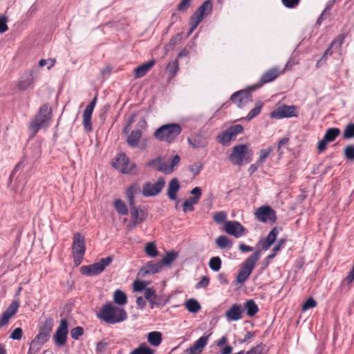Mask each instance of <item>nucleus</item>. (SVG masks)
<instances>
[{
  "label": "nucleus",
  "mask_w": 354,
  "mask_h": 354,
  "mask_svg": "<svg viewBox=\"0 0 354 354\" xmlns=\"http://www.w3.org/2000/svg\"><path fill=\"white\" fill-rule=\"evenodd\" d=\"M227 215L225 212L221 211L214 214L213 216L214 221L217 223H221L225 221Z\"/></svg>",
  "instance_id": "4d7b16f0"
},
{
  "label": "nucleus",
  "mask_w": 354,
  "mask_h": 354,
  "mask_svg": "<svg viewBox=\"0 0 354 354\" xmlns=\"http://www.w3.org/2000/svg\"><path fill=\"white\" fill-rule=\"evenodd\" d=\"M178 68L179 66L178 60L171 61L169 62L167 66V71L172 75H175L177 73Z\"/></svg>",
  "instance_id": "864d4df0"
},
{
  "label": "nucleus",
  "mask_w": 354,
  "mask_h": 354,
  "mask_svg": "<svg viewBox=\"0 0 354 354\" xmlns=\"http://www.w3.org/2000/svg\"><path fill=\"white\" fill-rule=\"evenodd\" d=\"M265 348L266 345L261 343L252 347L247 351L245 354H266V353H264Z\"/></svg>",
  "instance_id": "3c124183"
},
{
  "label": "nucleus",
  "mask_w": 354,
  "mask_h": 354,
  "mask_svg": "<svg viewBox=\"0 0 354 354\" xmlns=\"http://www.w3.org/2000/svg\"><path fill=\"white\" fill-rule=\"evenodd\" d=\"M297 106L292 105L288 106L283 104L277 109L270 113V117L274 119H281L283 118L297 117Z\"/></svg>",
  "instance_id": "f3484780"
},
{
  "label": "nucleus",
  "mask_w": 354,
  "mask_h": 354,
  "mask_svg": "<svg viewBox=\"0 0 354 354\" xmlns=\"http://www.w3.org/2000/svg\"><path fill=\"white\" fill-rule=\"evenodd\" d=\"M145 252L150 257H156L158 254V251L154 242L147 243L145 245Z\"/></svg>",
  "instance_id": "e433bc0d"
},
{
  "label": "nucleus",
  "mask_w": 354,
  "mask_h": 354,
  "mask_svg": "<svg viewBox=\"0 0 354 354\" xmlns=\"http://www.w3.org/2000/svg\"><path fill=\"white\" fill-rule=\"evenodd\" d=\"M113 167L119 169L122 174H131L136 168L135 163H130L129 158L125 153H121L115 158Z\"/></svg>",
  "instance_id": "9d476101"
},
{
  "label": "nucleus",
  "mask_w": 354,
  "mask_h": 354,
  "mask_svg": "<svg viewBox=\"0 0 354 354\" xmlns=\"http://www.w3.org/2000/svg\"><path fill=\"white\" fill-rule=\"evenodd\" d=\"M178 254L174 251H171L169 252L166 253V254L162 257L161 261L162 266L164 265H169L171 264L177 258Z\"/></svg>",
  "instance_id": "a19ab883"
},
{
  "label": "nucleus",
  "mask_w": 354,
  "mask_h": 354,
  "mask_svg": "<svg viewBox=\"0 0 354 354\" xmlns=\"http://www.w3.org/2000/svg\"><path fill=\"white\" fill-rule=\"evenodd\" d=\"M140 192V187L138 185L130 186L126 191V198L130 206L131 218L136 223H141L147 218V212L140 207H136L135 205L134 195Z\"/></svg>",
  "instance_id": "f03ea898"
},
{
  "label": "nucleus",
  "mask_w": 354,
  "mask_h": 354,
  "mask_svg": "<svg viewBox=\"0 0 354 354\" xmlns=\"http://www.w3.org/2000/svg\"><path fill=\"white\" fill-rule=\"evenodd\" d=\"M49 338L50 337L39 332L33 339L44 345L48 341Z\"/></svg>",
  "instance_id": "69168bd1"
},
{
  "label": "nucleus",
  "mask_w": 354,
  "mask_h": 354,
  "mask_svg": "<svg viewBox=\"0 0 354 354\" xmlns=\"http://www.w3.org/2000/svg\"><path fill=\"white\" fill-rule=\"evenodd\" d=\"M263 104L261 102H258L255 104V106L249 112L245 119L247 120H250L253 119L254 117L258 115L262 109Z\"/></svg>",
  "instance_id": "a18cd8bd"
},
{
  "label": "nucleus",
  "mask_w": 354,
  "mask_h": 354,
  "mask_svg": "<svg viewBox=\"0 0 354 354\" xmlns=\"http://www.w3.org/2000/svg\"><path fill=\"white\" fill-rule=\"evenodd\" d=\"M113 301L115 304L123 306L127 303V295L120 290H116L113 295Z\"/></svg>",
  "instance_id": "7c9ffc66"
},
{
  "label": "nucleus",
  "mask_w": 354,
  "mask_h": 354,
  "mask_svg": "<svg viewBox=\"0 0 354 354\" xmlns=\"http://www.w3.org/2000/svg\"><path fill=\"white\" fill-rule=\"evenodd\" d=\"M42 344L32 339L27 354H37L42 347Z\"/></svg>",
  "instance_id": "8fccbe9b"
},
{
  "label": "nucleus",
  "mask_w": 354,
  "mask_h": 354,
  "mask_svg": "<svg viewBox=\"0 0 354 354\" xmlns=\"http://www.w3.org/2000/svg\"><path fill=\"white\" fill-rule=\"evenodd\" d=\"M243 127L241 124H236L230 127L221 135L218 136V140L224 146L230 145V141L234 139L239 133H243Z\"/></svg>",
  "instance_id": "f8f14e48"
},
{
  "label": "nucleus",
  "mask_w": 354,
  "mask_h": 354,
  "mask_svg": "<svg viewBox=\"0 0 354 354\" xmlns=\"http://www.w3.org/2000/svg\"><path fill=\"white\" fill-rule=\"evenodd\" d=\"M285 71V69L283 70H281L279 67H277V66H274V67H272V68H269L268 70H267L266 71H265L259 82H257L254 86L253 88H259L261 87L262 85L265 84H267V83H270L271 82H273L274 80H275L281 74H282L283 73V71Z\"/></svg>",
  "instance_id": "2eb2a0df"
},
{
  "label": "nucleus",
  "mask_w": 354,
  "mask_h": 354,
  "mask_svg": "<svg viewBox=\"0 0 354 354\" xmlns=\"http://www.w3.org/2000/svg\"><path fill=\"white\" fill-rule=\"evenodd\" d=\"M198 202H196V201L193 200L192 198H187V200H185L183 203V210L185 213L187 212H192L194 210V205L195 204H197Z\"/></svg>",
  "instance_id": "09e8293b"
},
{
  "label": "nucleus",
  "mask_w": 354,
  "mask_h": 354,
  "mask_svg": "<svg viewBox=\"0 0 354 354\" xmlns=\"http://www.w3.org/2000/svg\"><path fill=\"white\" fill-rule=\"evenodd\" d=\"M142 132L140 129L133 130L127 138V145L133 148L138 147Z\"/></svg>",
  "instance_id": "393cba45"
},
{
  "label": "nucleus",
  "mask_w": 354,
  "mask_h": 354,
  "mask_svg": "<svg viewBox=\"0 0 354 354\" xmlns=\"http://www.w3.org/2000/svg\"><path fill=\"white\" fill-rule=\"evenodd\" d=\"M182 131L178 124L171 123L161 126L154 132V137L160 140L171 142L174 140Z\"/></svg>",
  "instance_id": "39448f33"
},
{
  "label": "nucleus",
  "mask_w": 354,
  "mask_h": 354,
  "mask_svg": "<svg viewBox=\"0 0 354 354\" xmlns=\"http://www.w3.org/2000/svg\"><path fill=\"white\" fill-rule=\"evenodd\" d=\"M180 161V157L178 155H175L169 160V163L160 164L158 167V171L165 174H171L174 171L175 167L179 164Z\"/></svg>",
  "instance_id": "412c9836"
},
{
  "label": "nucleus",
  "mask_w": 354,
  "mask_h": 354,
  "mask_svg": "<svg viewBox=\"0 0 354 354\" xmlns=\"http://www.w3.org/2000/svg\"><path fill=\"white\" fill-rule=\"evenodd\" d=\"M53 326L54 321L53 318H46L45 321L41 324V326L39 327V332L50 337Z\"/></svg>",
  "instance_id": "cd10ccee"
},
{
  "label": "nucleus",
  "mask_w": 354,
  "mask_h": 354,
  "mask_svg": "<svg viewBox=\"0 0 354 354\" xmlns=\"http://www.w3.org/2000/svg\"><path fill=\"white\" fill-rule=\"evenodd\" d=\"M113 258L109 256L106 258L100 259L99 261L89 266H83L80 268V272L82 274L87 276H95L102 272L104 269L112 262Z\"/></svg>",
  "instance_id": "1a4fd4ad"
},
{
  "label": "nucleus",
  "mask_w": 354,
  "mask_h": 354,
  "mask_svg": "<svg viewBox=\"0 0 354 354\" xmlns=\"http://www.w3.org/2000/svg\"><path fill=\"white\" fill-rule=\"evenodd\" d=\"M182 39V33H177L174 36H173L169 43L165 45V49L167 50H171L176 45L179 44Z\"/></svg>",
  "instance_id": "c03bdc74"
},
{
  "label": "nucleus",
  "mask_w": 354,
  "mask_h": 354,
  "mask_svg": "<svg viewBox=\"0 0 354 354\" xmlns=\"http://www.w3.org/2000/svg\"><path fill=\"white\" fill-rule=\"evenodd\" d=\"M144 291L145 299H147L148 301L156 296V292L153 288H147Z\"/></svg>",
  "instance_id": "774afa93"
},
{
  "label": "nucleus",
  "mask_w": 354,
  "mask_h": 354,
  "mask_svg": "<svg viewBox=\"0 0 354 354\" xmlns=\"http://www.w3.org/2000/svg\"><path fill=\"white\" fill-rule=\"evenodd\" d=\"M245 308L249 317L254 316L259 311V307L254 300L250 299L245 303Z\"/></svg>",
  "instance_id": "c756f323"
},
{
  "label": "nucleus",
  "mask_w": 354,
  "mask_h": 354,
  "mask_svg": "<svg viewBox=\"0 0 354 354\" xmlns=\"http://www.w3.org/2000/svg\"><path fill=\"white\" fill-rule=\"evenodd\" d=\"M252 155V151L248 148V145H237L233 147L229 160L233 165L241 166L243 163L251 162Z\"/></svg>",
  "instance_id": "20e7f679"
},
{
  "label": "nucleus",
  "mask_w": 354,
  "mask_h": 354,
  "mask_svg": "<svg viewBox=\"0 0 354 354\" xmlns=\"http://www.w3.org/2000/svg\"><path fill=\"white\" fill-rule=\"evenodd\" d=\"M281 2L288 8H294L299 5L300 0H281Z\"/></svg>",
  "instance_id": "0e129e2a"
},
{
  "label": "nucleus",
  "mask_w": 354,
  "mask_h": 354,
  "mask_svg": "<svg viewBox=\"0 0 354 354\" xmlns=\"http://www.w3.org/2000/svg\"><path fill=\"white\" fill-rule=\"evenodd\" d=\"M33 71L25 73L18 82V88L21 91H26L32 86L35 80Z\"/></svg>",
  "instance_id": "4be33fe9"
},
{
  "label": "nucleus",
  "mask_w": 354,
  "mask_h": 354,
  "mask_svg": "<svg viewBox=\"0 0 354 354\" xmlns=\"http://www.w3.org/2000/svg\"><path fill=\"white\" fill-rule=\"evenodd\" d=\"M190 194L194 196L193 197L190 198L198 203L202 194L201 189L199 187H196L192 189Z\"/></svg>",
  "instance_id": "052dcab7"
},
{
  "label": "nucleus",
  "mask_w": 354,
  "mask_h": 354,
  "mask_svg": "<svg viewBox=\"0 0 354 354\" xmlns=\"http://www.w3.org/2000/svg\"><path fill=\"white\" fill-rule=\"evenodd\" d=\"M343 137L344 139H351L354 138V123L351 122L348 124L343 132Z\"/></svg>",
  "instance_id": "49530a36"
},
{
  "label": "nucleus",
  "mask_w": 354,
  "mask_h": 354,
  "mask_svg": "<svg viewBox=\"0 0 354 354\" xmlns=\"http://www.w3.org/2000/svg\"><path fill=\"white\" fill-rule=\"evenodd\" d=\"M243 308L237 304H233L225 313L226 318L228 321H237L241 319L243 313Z\"/></svg>",
  "instance_id": "5701e85b"
},
{
  "label": "nucleus",
  "mask_w": 354,
  "mask_h": 354,
  "mask_svg": "<svg viewBox=\"0 0 354 354\" xmlns=\"http://www.w3.org/2000/svg\"><path fill=\"white\" fill-rule=\"evenodd\" d=\"M185 305L187 310L192 313H198L201 308V304L194 299H188Z\"/></svg>",
  "instance_id": "2f4dec72"
},
{
  "label": "nucleus",
  "mask_w": 354,
  "mask_h": 354,
  "mask_svg": "<svg viewBox=\"0 0 354 354\" xmlns=\"http://www.w3.org/2000/svg\"><path fill=\"white\" fill-rule=\"evenodd\" d=\"M317 306V301L313 298L309 297L302 305V310L305 311L310 308H315Z\"/></svg>",
  "instance_id": "6e6d98bb"
},
{
  "label": "nucleus",
  "mask_w": 354,
  "mask_h": 354,
  "mask_svg": "<svg viewBox=\"0 0 354 354\" xmlns=\"http://www.w3.org/2000/svg\"><path fill=\"white\" fill-rule=\"evenodd\" d=\"M279 234V230L277 227H273L268 236L261 241L262 250H267L276 241Z\"/></svg>",
  "instance_id": "b1692460"
},
{
  "label": "nucleus",
  "mask_w": 354,
  "mask_h": 354,
  "mask_svg": "<svg viewBox=\"0 0 354 354\" xmlns=\"http://www.w3.org/2000/svg\"><path fill=\"white\" fill-rule=\"evenodd\" d=\"M346 37V35L345 33L339 35L330 44V48H333L335 50H339L341 48Z\"/></svg>",
  "instance_id": "79ce46f5"
},
{
  "label": "nucleus",
  "mask_w": 354,
  "mask_h": 354,
  "mask_svg": "<svg viewBox=\"0 0 354 354\" xmlns=\"http://www.w3.org/2000/svg\"><path fill=\"white\" fill-rule=\"evenodd\" d=\"M180 189V184L176 178H172L169 183L167 196L170 200L174 201L177 198L176 194Z\"/></svg>",
  "instance_id": "a878e982"
},
{
  "label": "nucleus",
  "mask_w": 354,
  "mask_h": 354,
  "mask_svg": "<svg viewBox=\"0 0 354 354\" xmlns=\"http://www.w3.org/2000/svg\"><path fill=\"white\" fill-rule=\"evenodd\" d=\"M19 306V301L17 299H15L12 301V303L9 305V306L6 309V310L3 313L5 314H7V315H8L11 318L16 314Z\"/></svg>",
  "instance_id": "c9c22d12"
},
{
  "label": "nucleus",
  "mask_w": 354,
  "mask_h": 354,
  "mask_svg": "<svg viewBox=\"0 0 354 354\" xmlns=\"http://www.w3.org/2000/svg\"><path fill=\"white\" fill-rule=\"evenodd\" d=\"M26 164V158L24 156L21 158V160L15 165L13 171L10 174V177L13 176L19 169L24 167Z\"/></svg>",
  "instance_id": "e2e57ef3"
},
{
  "label": "nucleus",
  "mask_w": 354,
  "mask_h": 354,
  "mask_svg": "<svg viewBox=\"0 0 354 354\" xmlns=\"http://www.w3.org/2000/svg\"><path fill=\"white\" fill-rule=\"evenodd\" d=\"M130 354H154V350L147 346L145 343H142L133 350Z\"/></svg>",
  "instance_id": "f704fd0d"
},
{
  "label": "nucleus",
  "mask_w": 354,
  "mask_h": 354,
  "mask_svg": "<svg viewBox=\"0 0 354 354\" xmlns=\"http://www.w3.org/2000/svg\"><path fill=\"white\" fill-rule=\"evenodd\" d=\"M345 158L348 160H354V145H350L344 149Z\"/></svg>",
  "instance_id": "5fc2aeb1"
},
{
  "label": "nucleus",
  "mask_w": 354,
  "mask_h": 354,
  "mask_svg": "<svg viewBox=\"0 0 354 354\" xmlns=\"http://www.w3.org/2000/svg\"><path fill=\"white\" fill-rule=\"evenodd\" d=\"M256 218L262 223L270 221L274 223L277 221L275 211L268 205H263L259 207L254 212Z\"/></svg>",
  "instance_id": "9b49d317"
},
{
  "label": "nucleus",
  "mask_w": 354,
  "mask_h": 354,
  "mask_svg": "<svg viewBox=\"0 0 354 354\" xmlns=\"http://www.w3.org/2000/svg\"><path fill=\"white\" fill-rule=\"evenodd\" d=\"M23 335V330L21 328H16L11 333L10 338L14 340H20Z\"/></svg>",
  "instance_id": "bf43d9fd"
},
{
  "label": "nucleus",
  "mask_w": 354,
  "mask_h": 354,
  "mask_svg": "<svg viewBox=\"0 0 354 354\" xmlns=\"http://www.w3.org/2000/svg\"><path fill=\"white\" fill-rule=\"evenodd\" d=\"M222 265V261L219 257H214L209 259V268L214 272L220 270Z\"/></svg>",
  "instance_id": "4c0bfd02"
},
{
  "label": "nucleus",
  "mask_w": 354,
  "mask_h": 354,
  "mask_svg": "<svg viewBox=\"0 0 354 354\" xmlns=\"http://www.w3.org/2000/svg\"><path fill=\"white\" fill-rule=\"evenodd\" d=\"M147 284L146 281L136 280L133 282V289L135 291L141 292L146 289Z\"/></svg>",
  "instance_id": "13d9d810"
},
{
  "label": "nucleus",
  "mask_w": 354,
  "mask_h": 354,
  "mask_svg": "<svg viewBox=\"0 0 354 354\" xmlns=\"http://www.w3.org/2000/svg\"><path fill=\"white\" fill-rule=\"evenodd\" d=\"M7 21L8 19L6 16L0 15V33H3L8 30Z\"/></svg>",
  "instance_id": "680f3d73"
},
{
  "label": "nucleus",
  "mask_w": 354,
  "mask_h": 354,
  "mask_svg": "<svg viewBox=\"0 0 354 354\" xmlns=\"http://www.w3.org/2000/svg\"><path fill=\"white\" fill-rule=\"evenodd\" d=\"M165 185L163 177L158 178L155 183H146L142 187V194L145 196H155L161 192Z\"/></svg>",
  "instance_id": "4468645a"
},
{
  "label": "nucleus",
  "mask_w": 354,
  "mask_h": 354,
  "mask_svg": "<svg viewBox=\"0 0 354 354\" xmlns=\"http://www.w3.org/2000/svg\"><path fill=\"white\" fill-rule=\"evenodd\" d=\"M261 250H257L244 261L236 276V283L243 284L248 279L261 257Z\"/></svg>",
  "instance_id": "7ed1b4c3"
},
{
  "label": "nucleus",
  "mask_w": 354,
  "mask_h": 354,
  "mask_svg": "<svg viewBox=\"0 0 354 354\" xmlns=\"http://www.w3.org/2000/svg\"><path fill=\"white\" fill-rule=\"evenodd\" d=\"M224 230L230 235L235 238H239L248 233L247 229L239 222L236 221H229L225 223Z\"/></svg>",
  "instance_id": "dca6fc26"
},
{
  "label": "nucleus",
  "mask_w": 354,
  "mask_h": 354,
  "mask_svg": "<svg viewBox=\"0 0 354 354\" xmlns=\"http://www.w3.org/2000/svg\"><path fill=\"white\" fill-rule=\"evenodd\" d=\"M97 317L108 324H115L126 320L127 314L124 308L108 302L102 306L97 313Z\"/></svg>",
  "instance_id": "f257e3e1"
},
{
  "label": "nucleus",
  "mask_w": 354,
  "mask_h": 354,
  "mask_svg": "<svg viewBox=\"0 0 354 354\" xmlns=\"http://www.w3.org/2000/svg\"><path fill=\"white\" fill-rule=\"evenodd\" d=\"M216 244L221 249L231 248L232 241L225 235H221L216 239Z\"/></svg>",
  "instance_id": "72a5a7b5"
},
{
  "label": "nucleus",
  "mask_w": 354,
  "mask_h": 354,
  "mask_svg": "<svg viewBox=\"0 0 354 354\" xmlns=\"http://www.w3.org/2000/svg\"><path fill=\"white\" fill-rule=\"evenodd\" d=\"M211 335L212 333H209L207 335L201 337L192 346L186 350V353L188 354H201L207 344Z\"/></svg>",
  "instance_id": "6ab92c4d"
},
{
  "label": "nucleus",
  "mask_w": 354,
  "mask_h": 354,
  "mask_svg": "<svg viewBox=\"0 0 354 354\" xmlns=\"http://www.w3.org/2000/svg\"><path fill=\"white\" fill-rule=\"evenodd\" d=\"M68 324L66 319L60 320L59 325L53 335V341L57 346H64L67 339Z\"/></svg>",
  "instance_id": "ddd939ff"
},
{
  "label": "nucleus",
  "mask_w": 354,
  "mask_h": 354,
  "mask_svg": "<svg viewBox=\"0 0 354 354\" xmlns=\"http://www.w3.org/2000/svg\"><path fill=\"white\" fill-rule=\"evenodd\" d=\"M272 151L273 148L272 147H269L267 149L260 150L259 158L257 160V163L263 164Z\"/></svg>",
  "instance_id": "de8ad7c7"
},
{
  "label": "nucleus",
  "mask_w": 354,
  "mask_h": 354,
  "mask_svg": "<svg viewBox=\"0 0 354 354\" xmlns=\"http://www.w3.org/2000/svg\"><path fill=\"white\" fill-rule=\"evenodd\" d=\"M346 37V35L345 33L339 35L330 44V48H333L335 50H339L341 48Z\"/></svg>",
  "instance_id": "37998d69"
},
{
  "label": "nucleus",
  "mask_w": 354,
  "mask_h": 354,
  "mask_svg": "<svg viewBox=\"0 0 354 354\" xmlns=\"http://www.w3.org/2000/svg\"><path fill=\"white\" fill-rule=\"evenodd\" d=\"M86 251L85 238L80 233H75L73 237L72 253L74 262L80 265L83 259Z\"/></svg>",
  "instance_id": "6e6552de"
},
{
  "label": "nucleus",
  "mask_w": 354,
  "mask_h": 354,
  "mask_svg": "<svg viewBox=\"0 0 354 354\" xmlns=\"http://www.w3.org/2000/svg\"><path fill=\"white\" fill-rule=\"evenodd\" d=\"M230 100L232 102L237 104L239 108H242L249 102L252 101V95L249 91L241 90L233 93Z\"/></svg>",
  "instance_id": "a211bd4d"
},
{
  "label": "nucleus",
  "mask_w": 354,
  "mask_h": 354,
  "mask_svg": "<svg viewBox=\"0 0 354 354\" xmlns=\"http://www.w3.org/2000/svg\"><path fill=\"white\" fill-rule=\"evenodd\" d=\"M340 134V130L338 128H329L326 130L324 138L328 142L334 141L336 138Z\"/></svg>",
  "instance_id": "473e14b6"
},
{
  "label": "nucleus",
  "mask_w": 354,
  "mask_h": 354,
  "mask_svg": "<svg viewBox=\"0 0 354 354\" xmlns=\"http://www.w3.org/2000/svg\"><path fill=\"white\" fill-rule=\"evenodd\" d=\"M162 268V266L160 262L150 261L145 266L140 268L138 274L142 277H144L149 274H155L159 272Z\"/></svg>",
  "instance_id": "aec40b11"
},
{
  "label": "nucleus",
  "mask_w": 354,
  "mask_h": 354,
  "mask_svg": "<svg viewBox=\"0 0 354 354\" xmlns=\"http://www.w3.org/2000/svg\"><path fill=\"white\" fill-rule=\"evenodd\" d=\"M84 334V329L81 326L73 328L71 330V336L73 339L77 340Z\"/></svg>",
  "instance_id": "603ef678"
},
{
  "label": "nucleus",
  "mask_w": 354,
  "mask_h": 354,
  "mask_svg": "<svg viewBox=\"0 0 354 354\" xmlns=\"http://www.w3.org/2000/svg\"><path fill=\"white\" fill-rule=\"evenodd\" d=\"M114 207L120 214L127 215L128 214L127 205L121 199H116L115 201Z\"/></svg>",
  "instance_id": "ea45409f"
},
{
  "label": "nucleus",
  "mask_w": 354,
  "mask_h": 354,
  "mask_svg": "<svg viewBox=\"0 0 354 354\" xmlns=\"http://www.w3.org/2000/svg\"><path fill=\"white\" fill-rule=\"evenodd\" d=\"M156 62L154 59L149 60L135 68V76L136 78H140L146 75V73L153 66Z\"/></svg>",
  "instance_id": "bb28decb"
},
{
  "label": "nucleus",
  "mask_w": 354,
  "mask_h": 354,
  "mask_svg": "<svg viewBox=\"0 0 354 354\" xmlns=\"http://www.w3.org/2000/svg\"><path fill=\"white\" fill-rule=\"evenodd\" d=\"M92 113L84 112L83 113V126L84 129L86 132H91L92 131V123H91Z\"/></svg>",
  "instance_id": "58836bf2"
},
{
  "label": "nucleus",
  "mask_w": 354,
  "mask_h": 354,
  "mask_svg": "<svg viewBox=\"0 0 354 354\" xmlns=\"http://www.w3.org/2000/svg\"><path fill=\"white\" fill-rule=\"evenodd\" d=\"M147 340L151 345L158 346L162 340V333L158 331L150 332L147 335Z\"/></svg>",
  "instance_id": "c85d7f7f"
},
{
  "label": "nucleus",
  "mask_w": 354,
  "mask_h": 354,
  "mask_svg": "<svg viewBox=\"0 0 354 354\" xmlns=\"http://www.w3.org/2000/svg\"><path fill=\"white\" fill-rule=\"evenodd\" d=\"M212 10V3L211 0H206L201 6H200L193 15L190 18L189 35L198 26L199 23L203 20L205 15H207Z\"/></svg>",
  "instance_id": "0eeeda50"
},
{
  "label": "nucleus",
  "mask_w": 354,
  "mask_h": 354,
  "mask_svg": "<svg viewBox=\"0 0 354 354\" xmlns=\"http://www.w3.org/2000/svg\"><path fill=\"white\" fill-rule=\"evenodd\" d=\"M97 95H95L93 97V99L90 102V103L86 106V107L84 111L93 114L94 108H95L96 102H97Z\"/></svg>",
  "instance_id": "338daca9"
},
{
  "label": "nucleus",
  "mask_w": 354,
  "mask_h": 354,
  "mask_svg": "<svg viewBox=\"0 0 354 354\" xmlns=\"http://www.w3.org/2000/svg\"><path fill=\"white\" fill-rule=\"evenodd\" d=\"M50 115L51 111L49 109L48 104H45L40 107L34 120L29 124V130L32 136H35L41 128L48 125L50 119Z\"/></svg>",
  "instance_id": "423d86ee"
}]
</instances>
